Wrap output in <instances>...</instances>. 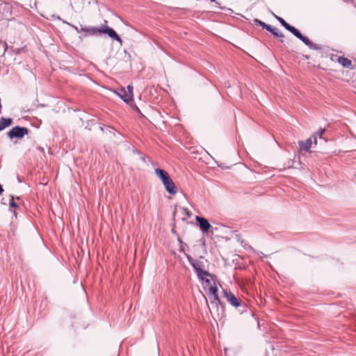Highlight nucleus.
<instances>
[{
	"label": "nucleus",
	"mask_w": 356,
	"mask_h": 356,
	"mask_svg": "<svg viewBox=\"0 0 356 356\" xmlns=\"http://www.w3.org/2000/svg\"><path fill=\"white\" fill-rule=\"evenodd\" d=\"M81 31L86 33V35H99L102 34H107L111 38L122 43L120 37L117 34L115 30L106 24H102L99 27L81 26Z\"/></svg>",
	"instance_id": "1"
},
{
	"label": "nucleus",
	"mask_w": 356,
	"mask_h": 356,
	"mask_svg": "<svg viewBox=\"0 0 356 356\" xmlns=\"http://www.w3.org/2000/svg\"><path fill=\"white\" fill-rule=\"evenodd\" d=\"M275 17L277 20L289 31H290L293 35L304 42L309 48L315 50H321L322 47L319 44L313 43L307 37L304 36L294 26L288 24L283 18L274 14Z\"/></svg>",
	"instance_id": "2"
},
{
	"label": "nucleus",
	"mask_w": 356,
	"mask_h": 356,
	"mask_svg": "<svg viewBox=\"0 0 356 356\" xmlns=\"http://www.w3.org/2000/svg\"><path fill=\"white\" fill-rule=\"evenodd\" d=\"M155 174L162 181L163 184L164 185L165 188L168 193L171 195H175L177 193V186L166 171L160 168H156Z\"/></svg>",
	"instance_id": "3"
},
{
	"label": "nucleus",
	"mask_w": 356,
	"mask_h": 356,
	"mask_svg": "<svg viewBox=\"0 0 356 356\" xmlns=\"http://www.w3.org/2000/svg\"><path fill=\"white\" fill-rule=\"evenodd\" d=\"M207 262V260L205 259L204 257H200L196 260L195 264H192V266L195 270L199 280H204V276H209L211 277V274L205 270V263Z\"/></svg>",
	"instance_id": "4"
},
{
	"label": "nucleus",
	"mask_w": 356,
	"mask_h": 356,
	"mask_svg": "<svg viewBox=\"0 0 356 356\" xmlns=\"http://www.w3.org/2000/svg\"><path fill=\"white\" fill-rule=\"evenodd\" d=\"M29 132V129L25 127L15 126L7 132V136L10 139H22L25 135H27Z\"/></svg>",
	"instance_id": "5"
},
{
	"label": "nucleus",
	"mask_w": 356,
	"mask_h": 356,
	"mask_svg": "<svg viewBox=\"0 0 356 356\" xmlns=\"http://www.w3.org/2000/svg\"><path fill=\"white\" fill-rule=\"evenodd\" d=\"M134 88L131 86H127V90L124 88H121L115 91V93L126 103H129L133 100Z\"/></svg>",
	"instance_id": "6"
},
{
	"label": "nucleus",
	"mask_w": 356,
	"mask_h": 356,
	"mask_svg": "<svg viewBox=\"0 0 356 356\" xmlns=\"http://www.w3.org/2000/svg\"><path fill=\"white\" fill-rule=\"evenodd\" d=\"M224 296L226 298L227 302L234 307H242L245 308V305H243V302L239 298L232 293L231 291L223 289Z\"/></svg>",
	"instance_id": "7"
},
{
	"label": "nucleus",
	"mask_w": 356,
	"mask_h": 356,
	"mask_svg": "<svg viewBox=\"0 0 356 356\" xmlns=\"http://www.w3.org/2000/svg\"><path fill=\"white\" fill-rule=\"evenodd\" d=\"M204 291L209 296V299L211 300V304H216V306L220 304L221 305V301L218 295V288L216 284L209 286V288H205Z\"/></svg>",
	"instance_id": "8"
},
{
	"label": "nucleus",
	"mask_w": 356,
	"mask_h": 356,
	"mask_svg": "<svg viewBox=\"0 0 356 356\" xmlns=\"http://www.w3.org/2000/svg\"><path fill=\"white\" fill-rule=\"evenodd\" d=\"M195 219L202 232L203 233L208 232L209 229L211 227L209 221L201 216H196Z\"/></svg>",
	"instance_id": "9"
},
{
	"label": "nucleus",
	"mask_w": 356,
	"mask_h": 356,
	"mask_svg": "<svg viewBox=\"0 0 356 356\" xmlns=\"http://www.w3.org/2000/svg\"><path fill=\"white\" fill-rule=\"evenodd\" d=\"M337 62L341 64L343 67L353 70L354 68L352 62L347 58L343 56H339L337 58Z\"/></svg>",
	"instance_id": "10"
},
{
	"label": "nucleus",
	"mask_w": 356,
	"mask_h": 356,
	"mask_svg": "<svg viewBox=\"0 0 356 356\" xmlns=\"http://www.w3.org/2000/svg\"><path fill=\"white\" fill-rule=\"evenodd\" d=\"M312 138H309L305 141L300 140L298 142V145L301 149V150H304L305 152H310V149L312 147Z\"/></svg>",
	"instance_id": "11"
},
{
	"label": "nucleus",
	"mask_w": 356,
	"mask_h": 356,
	"mask_svg": "<svg viewBox=\"0 0 356 356\" xmlns=\"http://www.w3.org/2000/svg\"><path fill=\"white\" fill-rule=\"evenodd\" d=\"M13 122V120L10 118H5L1 117L0 119V126L3 129L5 128L10 127Z\"/></svg>",
	"instance_id": "12"
},
{
	"label": "nucleus",
	"mask_w": 356,
	"mask_h": 356,
	"mask_svg": "<svg viewBox=\"0 0 356 356\" xmlns=\"http://www.w3.org/2000/svg\"><path fill=\"white\" fill-rule=\"evenodd\" d=\"M207 277L208 276H204V280H200L204 284V289L216 284L213 280L209 279Z\"/></svg>",
	"instance_id": "13"
},
{
	"label": "nucleus",
	"mask_w": 356,
	"mask_h": 356,
	"mask_svg": "<svg viewBox=\"0 0 356 356\" xmlns=\"http://www.w3.org/2000/svg\"><path fill=\"white\" fill-rule=\"evenodd\" d=\"M325 128H320L313 136L312 138H314V143H317V136L320 138H322L323 134L325 133Z\"/></svg>",
	"instance_id": "14"
},
{
	"label": "nucleus",
	"mask_w": 356,
	"mask_h": 356,
	"mask_svg": "<svg viewBox=\"0 0 356 356\" xmlns=\"http://www.w3.org/2000/svg\"><path fill=\"white\" fill-rule=\"evenodd\" d=\"M275 37L279 38H283L284 34L281 32H279L278 29L276 28H274L273 31L270 32Z\"/></svg>",
	"instance_id": "15"
},
{
	"label": "nucleus",
	"mask_w": 356,
	"mask_h": 356,
	"mask_svg": "<svg viewBox=\"0 0 356 356\" xmlns=\"http://www.w3.org/2000/svg\"><path fill=\"white\" fill-rule=\"evenodd\" d=\"M9 205L12 208H17V204L15 202L13 196H11V197H10V202H9Z\"/></svg>",
	"instance_id": "16"
},
{
	"label": "nucleus",
	"mask_w": 356,
	"mask_h": 356,
	"mask_svg": "<svg viewBox=\"0 0 356 356\" xmlns=\"http://www.w3.org/2000/svg\"><path fill=\"white\" fill-rule=\"evenodd\" d=\"M254 22L256 23V24L261 26L263 29H264V27L266 26V23L259 20V19H254Z\"/></svg>",
	"instance_id": "17"
},
{
	"label": "nucleus",
	"mask_w": 356,
	"mask_h": 356,
	"mask_svg": "<svg viewBox=\"0 0 356 356\" xmlns=\"http://www.w3.org/2000/svg\"><path fill=\"white\" fill-rule=\"evenodd\" d=\"M186 258H187L188 262L190 263V264L191 266H192V264H195V263L196 260L193 259V258L191 256H190L188 254H186Z\"/></svg>",
	"instance_id": "18"
},
{
	"label": "nucleus",
	"mask_w": 356,
	"mask_h": 356,
	"mask_svg": "<svg viewBox=\"0 0 356 356\" xmlns=\"http://www.w3.org/2000/svg\"><path fill=\"white\" fill-rule=\"evenodd\" d=\"M0 47L3 48L4 53L7 49V43L6 42H2L1 40H0Z\"/></svg>",
	"instance_id": "19"
},
{
	"label": "nucleus",
	"mask_w": 356,
	"mask_h": 356,
	"mask_svg": "<svg viewBox=\"0 0 356 356\" xmlns=\"http://www.w3.org/2000/svg\"><path fill=\"white\" fill-rule=\"evenodd\" d=\"M274 28H273L270 25L266 24V26L264 27V29L269 31L270 33L273 31Z\"/></svg>",
	"instance_id": "20"
},
{
	"label": "nucleus",
	"mask_w": 356,
	"mask_h": 356,
	"mask_svg": "<svg viewBox=\"0 0 356 356\" xmlns=\"http://www.w3.org/2000/svg\"><path fill=\"white\" fill-rule=\"evenodd\" d=\"M274 28H273L270 25L266 24V26L264 27V29L269 31L270 33L273 31Z\"/></svg>",
	"instance_id": "21"
},
{
	"label": "nucleus",
	"mask_w": 356,
	"mask_h": 356,
	"mask_svg": "<svg viewBox=\"0 0 356 356\" xmlns=\"http://www.w3.org/2000/svg\"><path fill=\"white\" fill-rule=\"evenodd\" d=\"M181 243V247L179 249V251H184V246H186V244L183 243L182 241H179Z\"/></svg>",
	"instance_id": "22"
},
{
	"label": "nucleus",
	"mask_w": 356,
	"mask_h": 356,
	"mask_svg": "<svg viewBox=\"0 0 356 356\" xmlns=\"http://www.w3.org/2000/svg\"><path fill=\"white\" fill-rule=\"evenodd\" d=\"M181 209H182L184 212H186V213H187V216H188V217H190V216H191V215H190V213H189V211H187V209H184V208H182Z\"/></svg>",
	"instance_id": "23"
},
{
	"label": "nucleus",
	"mask_w": 356,
	"mask_h": 356,
	"mask_svg": "<svg viewBox=\"0 0 356 356\" xmlns=\"http://www.w3.org/2000/svg\"><path fill=\"white\" fill-rule=\"evenodd\" d=\"M3 192L2 186L0 184V195Z\"/></svg>",
	"instance_id": "24"
},
{
	"label": "nucleus",
	"mask_w": 356,
	"mask_h": 356,
	"mask_svg": "<svg viewBox=\"0 0 356 356\" xmlns=\"http://www.w3.org/2000/svg\"><path fill=\"white\" fill-rule=\"evenodd\" d=\"M72 26L75 30H76V31H78V32H79L78 28H77L76 26H74V25H72Z\"/></svg>",
	"instance_id": "25"
}]
</instances>
